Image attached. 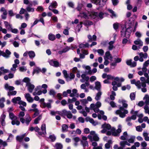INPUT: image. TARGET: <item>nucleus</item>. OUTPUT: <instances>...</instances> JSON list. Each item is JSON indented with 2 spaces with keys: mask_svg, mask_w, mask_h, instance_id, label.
<instances>
[{
  "mask_svg": "<svg viewBox=\"0 0 149 149\" xmlns=\"http://www.w3.org/2000/svg\"><path fill=\"white\" fill-rule=\"evenodd\" d=\"M131 83L132 84H134L138 89H141L142 92L145 93L146 92L147 89L146 88V85L145 82L141 83L139 81L136 82L135 80L134 79L131 81Z\"/></svg>",
  "mask_w": 149,
  "mask_h": 149,
  "instance_id": "f03ea898",
  "label": "nucleus"
},
{
  "mask_svg": "<svg viewBox=\"0 0 149 149\" xmlns=\"http://www.w3.org/2000/svg\"><path fill=\"white\" fill-rule=\"evenodd\" d=\"M49 138L51 139L52 142L54 141L56 139V137L54 134L50 135Z\"/></svg>",
  "mask_w": 149,
  "mask_h": 149,
  "instance_id": "4c0bfd02",
  "label": "nucleus"
},
{
  "mask_svg": "<svg viewBox=\"0 0 149 149\" xmlns=\"http://www.w3.org/2000/svg\"><path fill=\"white\" fill-rule=\"evenodd\" d=\"M17 93V91H9L8 93V95L10 96L11 95H15Z\"/></svg>",
  "mask_w": 149,
  "mask_h": 149,
  "instance_id": "774afa93",
  "label": "nucleus"
},
{
  "mask_svg": "<svg viewBox=\"0 0 149 149\" xmlns=\"http://www.w3.org/2000/svg\"><path fill=\"white\" fill-rule=\"evenodd\" d=\"M115 41H111L109 42V46L108 47V48L109 50H111L113 47V44L114 43Z\"/></svg>",
  "mask_w": 149,
  "mask_h": 149,
  "instance_id": "ea45409f",
  "label": "nucleus"
},
{
  "mask_svg": "<svg viewBox=\"0 0 149 149\" xmlns=\"http://www.w3.org/2000/svg\"><path fill=\"white\" fill-rule=\"evenodd\" d=\"M107 0H91L92 3L102 7L105 4Z\"/></svg>",
  "mask_w": 149,
  "mask_h": 149,
  "instance_id": "0eeeda50",
  "label": "nucleus"
},
{
  "mask_svg": "<svg viewBox=\"0 0 149 149\" xmlns=\"http://www.w3.org/2000/svg\"><path fill=\"white\" fill-rule=\"evenodd\" d=\"M122 126L121 125H119L118 126V129L115 131L114 128H111V125L108 124L104 123L102 125V128L103 129L101 131L102 133H104L107 132V134L108 135H112L114 136H118L120 133L121 132Z\"/></svg>",
  "mask_w": 149,
  "mask_h": 149,
  "instance_id": "f257e3e1",
  "label": "nucleus"
},
{
  "mask_svg": "<svg viewBox=\"0 0 149 149\" xmlns=\"http://www.w3.org/2000/svg\"><path fill=\"white\" fill-rule=\"evenodd\" d=\"M131 121V118L130 117H127L126 120V121L127 122V124L129 126H132V123L130 122Z\"/></svg>",
  "mask_w": 149,
  "mask_h": 149,
  "instance_id": "8fccbe9b",
  "label": "nucleus"
},
{
  "mask_svg": "<svg viewBox=\"0 0 149 149\" xmlns=\"http://www.w3.org/2000/svg\"><path fill=\"white\" fill-rule=\"evenodd\" d=\"M70 49V47H67L63 49L62 50L59 51L58 52V53L60 54H61L63 53H65L69 51Z\"/></svg>",
  "mask_w": 149,
  "mask_h": 149,
  "instance_id": "cd10ccee",
  "label": "nucleus"
},
{
  "mask_svg": "<svg viewBox=\"0 0 149 149\" xmlns=\"http://www.w3.org/2000/svg\"><path fill=\"white\" fill-rule=\"evenodd\" d=\"M56 93L53 89H51L49 91V94L50 95L52 96L53 97H54L56 94Z\"/></svg>",
  "mask_w": 149,
  "mask_h": 149,
  "instance_id": "4d7b16f0",
  "label": "nucleus"
},
{
  "mask_svg": "<svg viewBox=\"0 0 149 149\" xmlns=\"http://www.w3.org/2000/svg\"><path fill=\"white\" fill-rule=\"evenodd\" d=\"M88 39V42H91L93 41H95L96 40L97 36L95 35L93 36L92 37L90 35H89L87 36Z\"/></svg>",
  "mask_w": 149,
  "mask_h": 149,
  "instance_id": "aec40b11",
  "label": "nucleus"
},
{
  "mask_svg": "<svg viewBox=\"0 0 149 149\" xmlns=\"http://www.w3.org/2000/svg\"><path fill=\"white\" fill-rule=\"evenodd\" d=\"M62 127L63 132H64L67 131L68 127L67 125L66 124H63L62 125Z\"/></svg>",
  "mask_w": 149,
  "mask_h": 149,
  "instance_id": "603ef678",
  "label": "nucleus"
},
{
  "mask_svg": "<svg viewBox=\"0 0 149 149\" xmlns=\"http://www.w3.org/2000/svg\"><path fill=\"white\" fill-rule=\"evenodd\" d=\"M42 116L40 115L35 119L34 120V123L35 124H37L38 123L39 121L40 120Z\"/></svg>",
  "mask_w": 149,
  "mask_h": 149,
  "instance_id": "58836bf2",
  "label": "nucleus"
},
{
  "mask_svg": "<svg viewBox=\"0 0 149 149\" xmlns=\"http://www.w3.org/2000/svg\"><path fill=\"white\" fill-rule=\"evenodd\" d=\"M57 6V3L56 1H54L51 3V5L49 7V9L50 10H52L53 8H55Z\"/></svg>",
  "mask_w": 149,
  "mask_h": 149,
  "instance_id": "412c9836",
  "label": "nucleus"
},
{
  "mask_svg": "<svg viewBox=\"0 0 149 149\" xmlns=\"http://www.w3.org/2000/svg\"><path fill=\"white\" fill-rule=\"evenodd\" d=\"M26 136V134L25 133L20 136H18L16 137V140L19 142H21L23 138Z\"/></svg>",
  "mask_w": 149,
  "mask_h": 149,
  "instance_id": "7c9ffc66",
  "label": "nucleus"
},
{
  "mask_svg": "<svg viewBox=\"0 0 149 149\" xmlns=\"http://www.w3.org/2000/svg\"><path fill=\"white\" fill-rule=\"evenodd\" d=\"M116 96V93L113 91H112L111 93V94L110 95V98L111 100H114L115 99V96Z\"/></svg>",
  "mask_w": 149,
  "mask_h": 149,
  "instance_id": "6e6d98bb",
  "label": "nucleus"
},
{
  "mask_svg": "<svg viewBox=\"0 0 149 149\" xmlns=\"http://www.w3.org/2000/svg\"><path fill=\"white\" fill-rule=\"evenodd\" d=\"M88 137L86 136H82V140L81 141V143L84 147H88V141H87Z\"/></svg>",
  "mask_w": 149,
  "mask_h": 149,
  "instance_id": "6e6552de",
  "label": "nucleus"
},
{
  "mask_svg": "<svg viewBox=\"0 0 149 149\" xmlns=\"http://www.w3.org/2000/svg\"><path fill=\"white\" fill-rule=\"evenodd\" d=\"M41 71V70L40 69L37 68L33 70V75L35 73L38 74Z\"/></svg>",
  "mask_w": 149,
  "mask_h": 149,
  "instance_id": "0e129e2a",
  "label": "nucleus"
},
{
  "mask_svg": "<svg viewBox=\"0 0 149 149\" xmlns=\"http://www.w3.org/2000/svg\"><path fill=\"white\" fill-rule=\"evenodd\" d=\"M5 88L7 90H9L10 91H13L14 89V87L12 86H9L8 84H5Z\"/></svg>",
  "mask_w": 149,
  "mask_h": 149,
  "instance_id": "393cba45",
  "label": "nucleus"
},
{
  "mask_svg": "<svg viewBox=\"0 0 149 149\" xmlns=\"http://www.w3.org/2000/svg\"><path fill=\"white\" fill-rule=\"evenodd\" d=\"M128 134L126 132H124L123 135L120 137V139L122 140H125L127 139Z\"/></svg>",
  "mask_w": 149,
  "mask_h": 149,
  "instance_id": "5701e85b",
  "label": "nucleus"
},
{
  "mask_svg": "<svg viewBox=\"0 0 149 149\" xmlns=\"http://www.w3.org/2000/svg\"><path fill=\"white\" fill-rule=\"evenodd\" d=\"M95 88L98 91H100V90L101 87V85L100 83L98 81H96L95 82Z\"/></svg>",
  "mask_w": 149,
  "mask_h": 149,
  "instance_id": "4be33fe9",
  "label": "nucleus"
},
{
  "mask_svg": "<svg viewBox=\"0 0 149 149\" xmlns=\"http://www.w3.org/2000/svg\"><path fill=\"white\" fill-rule=\"evenodd\" d=\"M50 114L52 115H55L56 114L61 115V113L60 111H50Z\"/></svg>",
  "mask_w": 149,
  "mask_h": 149,
  "instance_id": "3c124183",
  "label": "nucleus"
},
{
  "mask_svg": "<svg viewBox=\"0 0 149 149\" xmlns=\"http://www.w3.org/2000/svg\"><path fill=\"white\" fill-rule=\"evenodd\" d=\"M8 112L9 113V117L10 119L12 120L17 119V117L13 113L10 112V111H8Z\"/></svg>",
  "mask_w": 149,
  "mask_h": 149,
  "instance_id": "b1692460",
  "label": "nucleus"
},
{
  "mask_svg": "<svg viewBox=\"0 0 149 149\" xmlns=\"http://www.w3.org/2000/svg\"><path fill=\"white\" fill-rule=\"evenodd\" d=\"M88 138L90 141L92 142L98 141L100 140V138L98 135L96 133L95 131H92L90 132V134L88 136Z\"/></svg>",
  "mask_w": 149,
  "mask_h": 149,
  "instance_id": "7ed1b4c3",
  "label": "nucleus"
},
{
  "mask_svg": "<svg viewBox=\"0 0 149 149\" xmlns=\"http://www.w3.org/2000/svg\"><path fill=\"white\" fill-rule=\"evenodd\" d=\"M77 92V90L76 89H74L72 90V93H70V96L71 97H73L75 95Z\"/></svg>",
  "mask_w": 149,
  "mask_h": 149,
  "instance_id": "49530a36",
  "label": "nucleus"
},
{
  "mask_svg": "<svg viewBox=\"0 0 149 149\" xmlns=\"http://www.w3.org/2000/svg\"><path fill=\"white\" fill-rule=\"evenodd\" d=\"M24 96L27 101L31 103L33 102V99L29 93H26Z\"/></svg>",
  "mask_w": 149,
  "mask_h": 149,
  "instance_id": "a211bd4d",
  "label": "nucleus"
},
{
  "mask_svg": "<svg viewBox=\"0 0 149 149\" xmlns=\"http://www.w3.org/2000/svg\"><path fill=\"white\" fill-rule=\"evenodd\" d=\"M1 145H2L3 147H5L7 146V144L6 142L4 141L1 139H0V146ZM1 147L0 146V148Z\"/></svg>",
  "mask_w": 149,
  "mask_h": 149,
  "instance_id": "338daca9",
  "label": "nucleus"
},
{
  "mask_svg": "<svg viewBox=\"0 0 149 149\" xmlns=\"http://www.w3.org/2000/svg\"><path fill=\"white\" fill-rule=\"evenodd\" d=\"M81 77L82 79H84L86 81H88L89 79V77L88 76H86L85 74H82Z\"/></svg>",
  "mask_w": 149,
  "mask_h": 149,
  "instance_id": "bf43d9fd",
  "label": "nucleus"
},
{
  "mask_svg": "<svg viewBox=\"0 0 149 149\" xmlns=\"http://www.w3.org/2000/svg\"><path fill=\"white\" fill-rule=\"evenodd\" d=\"M26 10L29 12H33L34 11V8H31L29 6H28L26 8Z\"/></svg>",
  "mask_w": 149,
  "mask_h": 149,
  "instance_id": "5fc2aeb1",
  "label": "nucleus"
},
{
  "mask_svg": "<svg viewBox=\"0 0 149 149\" xmlns=\"http://www.w3.org/2000/svg\"><path fill=\"white\" fill-rule=\"evenodd\" d=\"M25 115V113L23 111H21L19 112L18 115V118L19 119L20 121L23 124L25 123V120L24 119V117Z\"/></svg>",
  "mask_w": 149,
  "mask_h": 149,
  "instance_id": "f8f14e48",
  "label": "nucleus"
},
{
  "mask_svg": "<svg viewBox=\"0 0 149 149\" xmlns=\"http://www.w3.org/2000/svg\"><path fill=\"white\" fill-rule=\"evenodd\" d=\"M5 101V99L4 97H2L0 98V106L1 107L3 108L4 107L3 102Z\"/></svg>",
  "mask_w": 149,
  "mask_h": 149,
  "instance_id": "c03bdc74",
  "label": "nucleus"
},
{
  "mask_svg": "<svg viewBox=\"0 0 149 149\" xmlns=\"http://www.w3.org/2000/svg\"><path fill=\"white\" fill-rule=\"evenodd\" d=\"M128 111L127 110H125L122 107H120L119 109L116 110V113L117 114H119L120 116L122 118H124L125 116V114H127Z\"/></svg>",
  "mask_w": 149,
  "mask_h": 149,
  "instance_id": "39448f33",
  "label": "nucleus"
},
{
  "mask_svg": "<svg viewBox=\"0 0 149 149\" xmlns=\"http://www.w3.org/2000/svg\"><path fill=\"white\" fill-rule=\"evenodd\" d=\"M21 99L20 97H15L13 98L12 100V102L15 103H18V102L20 101Z\"/></svg>",
  "mask_w": 149,
  "mask_h": 149,
  "instance_id": "c85d7f7f",
  "label": "nucleus"
},
{
  "mask_svg": "<svg viewBox=\"0 0 149 149\" xmlns=\"http://www.w3.org/2000/svg\"><path fill=\"white\" fill-rule=\"evenodd\" d=\"M0 70L2 71L4 73H6L9 72V70L8 69H5L3 67H1L0 68Z\"/></svg>",
  "mask_w": 149,
  "mask_h": 149,
  "instance_id": "69168bd1",
  "label": "nucleus"
},
{
  "mask_svg": "<svg viewBox=\"0 0 149 149\" xmlns=\"http://www.w3.org/2000/svg\"><path fill=\"white\" fill-rule=\"evenodd\" d=\"M11 54V52L8 49H6L5 52L0 50V56L2 55L3 57L6 58L9 57Z\"/></svg>",
  "mask_w": 149,
  "mask_h": 149,
  "instance_id": "1a4fd4ad",
  "label": "nucleus"
},
{
  "mask_svg": "<svg viewBox=\"0 0 149 149\" xmlns=\"http://www.w3.org/2000/svg\"><path fill=\"white\" fill-rule=\"evenodd\" d=\"M98 13L96 12H93L91 13V16L93 18H95L96 17H98Z\"/></svg>",
  "mask_w": 149,
  "mask_h": 149,
  "instance_id": "a18cd8bd",
  "label": "nucleus"
},
{
  "mask_svg": "<svg viewBox=\"0 0 149 149\" xmlns=\"http://www.w3.org/2000/svg\"><path fill=\"white\" fill-rule=\"evenodd\" d=\"M135 139V136H131L130 137V138L128 140V141L129 143H133L134 142Z\"/></svg>",
  "mask_w": 149,
  "mask_h": 149,
  "instance_id": "a19ab883",
  "label": "nucleus"
},
{
  "mask_svg": "<svg viewBox=\"0 0 149 149\" xmlns=\"http://www.w3.org/2000/svg\"><path fill=\"white\" fill-rule=\"evenodd\" d=\"M143 99L145 100V103L148 105L149 103V95L147 94L145 95Z\"/></svg>",
  "mask_w": 149,
  "mask_h": 149,
  "instance_id": "473e14b6",
  "label": "nucleus"
},
{
  "mask_svg": "<svg viewBox=\"0 0 149 149\" xmlns=\"http://www.w3.org/2000/svg\"><path fill=\"white\" fill-rule=\"evenodd\" d=\"M6 116L4 114H2L0 118V123L2 126H5L6 123L5 121V119Z\"/></svg>",
  "mask_w": 149,
  "mask_h": 149,
  "instance_id": "4468645a",
  "label": "nucleus"
},
{
  "mask_svg": "<svg viewBox=\"0 0 149 149\" xmlns=\"http://www.w3.org/2000/svg\"><path fill=\"white\" fill-rule=\"evenodd\" d=\"M148 133L147 132H144L143 133V136L144 138V139L147 141H149V136H148Z\"/></svg>",
  "mask_w": 149,
  "mask_h": 149,
  "instance_id": "c9c22d12",
  "label": "nucleus"
},
{
  "mask_svg": "<svg viewBox=\"0 0 149 149\" xmlns=\"http://www.w3.org/2000/svg\"><path fill=\"white\" fill-rule=\"evenodd\" d=\"M17 67V65L16 64H13L12 65V67L11 68L10 70L12 72H15L16 70V68Z\"/></svg>",
  "mask_w": 149,
  "mask_h": 149,
  "instance_id": "052dcab7",
  "label": "nucleus"
},
{
  "mask_svg": "<svg viewBox=\"0 0 149 149\" xmlns=\"http://www.w3.org/2000/svg\"><path fill=\"white\" fill-rule=\"evenodd\" d=\"M49 63L51 65L55 67H58L61 65V64L58 61L53 60H50Z\"/></svg>",
  "mask_w": 149,
  "mask_h": 149,
  "instance_id": "ddd939ff",
  "label": "nucleus"
},
{
  "mask_svg": "<svg viewBox=\"0 0 149 149\" xmlns=\"http://www.w3.org/2000/svg\"><path fill=\"white\" fill-rule=\"evenodd\" d=\"M71 92V90L68 89L66 91H64L63 93V95L64 97H66L68 93L70 94Z\"/></svg>",
  "mask_w": 149,
  "mask_h": 149,
  "instance_id": "864d4df0",
  "label": "nucleus"
},
{
  "mask_svg": "<svg viewBox=\"0 0 149 149\" xmlns=\"http://www.w3.org/2000/svg\"><path fill=\"white\" fill-rule=\"evenodd\" d=\"M101 105V103L100 102H97L95 104H91L90 105V109L93 110L96 113L99 112V108Z\"/></svg>",
  "mask_w": 149,
  "mask_h": 149,
  "instance_id": "423d86ee",
  "label": "nucleus"
},
{
  "mask_svg": "<svg viewBox=\"0 0 149 149\" xmlns=\"http://www.w3.org/2000/svg\"><path fill=\"white\" fill-rule=\"evenodd\" d=\"M109 11L111 14V17L112 18L115 17H116V14L115 13L114 11L112 10L109 9L108 10Z\"/></svg>",
  "mask_w": 149,
  "mask_h": 149,
  "instance_id": "e2e57ef3",
  "label": "nucleus"
},
{
  "mask_svg": "<svg viewBox=\"0 0 149 149\" xmlns=\"http://www.w3.org/2000/svg\"><path fill=\"white\" fill-rule=\"evenodd\" d=\"M89 121L93 125L95 126L98 124V123L97 121H95L92 118L89 119Z\"/></svg>",
  "mask_w": 149,
  "mask_h": 149,
  "instance_id": "13d9d810",
  "label": "nucleus"
},
{
  "mask_svg": "<svg viewBox=\"0 0 149 149\" xmlns=\"http://www.w3.org/2000/svg\"><path fill=\"white\" fill-rule=\"evenodd\" d=\"M118 102L120 103H121L122 104L124 108H127V107L128 104H127L126 101L123 100H120Z\"/></svg>",
  "mask_w": 149,
  "mask_h": 149,
  "instance_id": "bb28decb",
  "label": "nucleus"
},
{
  "mask_svg": "<svg viewBox=\"0 0 149 149\" xmlns=\"http://www.w3.org/2000/svg\"><path fill=\"white\" fill-rule=\"evenodd\" d=\"M102 93L101 91H99V92L97 93L95 99L96 100L98 101L100 100V99L101 95H102Z\"/></svg>",
  "mask_w": 149,
  "mask_h": 149,
  "instance_id": "a878e982",
  "label": "nucleus"
},
{
  "mask_svg": "<svg viewBox=\"0 0 149 149\" xmlns=\"http://www.w3.org/2000/svg\"><path fill=\"white\" fill-rule=\"evenodd\" d=\"M26 86L27 87L30 93H32L33 89L35 88L34 85L31 83H29L26 84Z\"/></svg>",
  "mask_w": 149,
  "mask_h": 149,
  "instance_id": "f3484780",
  "label": "nucleus"
},
{
  "mask_svg": "<svg viewBox=\"0 0 149 149\" xmlns=\"http://www.w3.org/2000/svg\"><path fill=\"white\" fill-rule=\"evenodd\" d=\"M0 11L3 13V14L1 15V18L2 19H5L6 18V15H7V12L5 9L3 8H1Z\"/></svg>",
  "mask_w": 149,
  "mask_h": 149,
  "instance_id": "2eb2a0df",
  "label": "nucleus"
},
{
  "mask_svg": "<svg viewBox=\"0 0 149 149\" xmlns=\"http://www.w3.org/2000/svg\"><path fill=\"white\" fill-rule=\"evenodd\" d=\"M134 43L136 45H139V46H142L143 45V42L140 39H138L134 42Z\"/></svg>",
  "mask_w": 149,
  "mask_h": 149,
  "instance_id": "c756f323",
  "label": "nucleus"
},
{
  "mask_svg": "<svg viewBox=\"0 0 149 149\" xmlns=\"http://www.w3.org/2000/svg\"><path fill=\"white\" fill-rule=\"evenodd\" d=\"M33 111L35 112L32 116L33 118H34L39 114V111L37 109H34Z\"/></svg>",
  "mask_w": 149,
  "mask_h": 149,
  "instance_id": "f704fd0d",
  "label": "nucleus"
},
{
  "mask_svg": "<svg viewBox=\"0 0 149 149\" xmlns=\"http://www.w3.org/2000/svg\"><path fill=\"white\" fill-rule=\"evenodd\" d=\"M139 60L141 62L144 61L143 58H146L148 56V55L146 53H143V52H141L139 54Z\"/></svg>",
  "mask_w": 149,
  "mask_h": 149,
  "instance_id": "9d476101",
  "label": "nucleus"
},
{
  "mask_svg": "<svg viewBox=\"0 0 149 149\" xmlns=\"http://www.w3.org/2000/svg\"><path fill=\"white\" fill-rule=\"evenodd\" d=\"M41 130L42 132H38L39 134L40 135H42V134L45 135L46 134V126L45 124H43L41 126Z\"/></svg>",
  "mask_w": 149,
  "mask_h": 149,
  "instance_id": "6ab92c4d",
  "label": "nucleus"
},
{
  "mask_svg": "<svg viewBox=\"0 0 149 149\" xmlns=\"http://www.w3.org/2000/svg\"><path fill=\"white\" fill-rule=\"evenodd\" d=\"M24 120H25V123L27 125H28L29 124L32 119L29 115L27 113L26 114L25 116V119Z\"/></svg>",
  "mask_w": 149,
  "mask_h": 149,
  "instance_id": "dca6fc26",
  "label": "nucleus"
},
{
  "mask_svg": "<svg viewBox=\"0 0 149 149\" xmlns=\"http://www.w3.org/2000/svg\"><path fill=\"white\" fill-rule=\"evenodd\" d=\"M54 147L56 149H62L63 145L60 143H56L54 146Z\"/></svg>",
  "mask_w": 149,
  "mask_h": 149,
  "instance_id": "72a5a7b5",
  "label": "nucleus"
},
{
  "mask_svg": "<svg viewBox=\"0 0 149 149\" xmlns=\"http://www.w3.org/2000/svg\"><path fill=\"white\" fill-rule=\"evenodd\" d=\"M89 47L88 44L87 43H86L85 44H84L83 43L81 44H80L79 47L80 48H83L85 47Z\"/></svg>",
  "mask_w": 149,
  "mask_h": 149,
  "instance_id": "09e8293b",
  "label": "nucleus"
},
{
  "mask_svg": "<svg viewBox=\"0 0 149 149\" xmlns=\"http://www.w3.org/2000/svg\"><path fill=\"white\" fill-rule=\"evenodd\" d=\"M92 145L93 146V149H102L103 145L102 143L99 144V146H97V143L96 142H94L92 143Z\"/></svg>",
  "mask_w": 149,
  "mask_h": 149,
  "instance_id": "9b49d317",
  "label": "nucleus"
},
{
  "mask_svg": "<svg viewBox=\"0 0 149 149\" xmlns=\"http://www.w3.org/2000/svg\"><path fill=\"white\" fill-rule=\"evenodd\" d=\"M29 55L31 58H34L35 56V54L34 52L33 51H29L28 52Z\"/></svg>",
  "mask_w": 149,
  "mask_h": 149,
  "instance_id": "de8ad7c7",
  "label": "nucleus"
},
{
  "mask_svg": "<svg viewBox=\"0 0 149 149\" xmlns=\"http://www.w3.org/2000/svg\"><path fill=\"white\" fill-rule=\"evenodd\" d=\"M4 24L8 30L12 29V26L6 21L4 22Z\"/></svg>",
  "mask_w": 149,
  "mask_h": 149,
  "instance_id": "37998d69",
  "label": "nucleus"
},
{
  "mask_svg": "<svg viewBox=\"0 0 149 149\" xmlns=\"http://www.w3.org/2000/svg\"><path fill=\"white\" fill-rule=\"evenodd\" d=\"M49 39L51 41H53L55 39V36L52 33H49L48 36Z\"/></svg>",
  "mask_w": 149,
  "mask_h": 149,
  "instance_id": "2f4dec72",
  "label": "nucleus"
},
{
  "mask_svg": "<svg viewBox=\"0 0 149 149\" xmlns=\"http://www.w3.org/2000/svg\"><path fill=\"white\" fill-rule=\"evenodd\" d=\"M11 124L13 125H19L20 124V123L17 119L16 120H12L11 122Z\"/></svg>",
  "mask_w": 149,
  "mask_h": 149,
  "instance_id": "e433bc0d",
  "label": "nucleus"
},
{
  "mask_svg": "<svg viewBox=\"0 0 149 149\" xmlns=\"http://www.w3.org/2000/svg\"><path fill=\"white\" fill-rule=\"evenodd\" d=\"M131 31V27H129L127 29L125 27L123 28L121 31V36L122 37H125L127 38H128L130 36Z\"/></svg>",
  "mask_w": 149,
  "mask_h": 149,
  "instance_id": "20e7f679",
  "label": "nucleus"
},
{
  "mask_svg": "<svg viewBox=\"0 0 149 149\" xmlns=\"http://www.w3.org/2000/svg\"><path fill=\"white\" fill-rule=\"evenodd\" d=\"M106 57H105L106 59H109L110 58H112V56H111L110 52H107L105 53Z\"/></svg>",
  "mask_w": 149,
  "mask_h": 149,
  "instance_id": "680f3d73",
  "label": "nucleus"
},
{
  "mask_svg": "<svg viewBox=\"0 0 149 149\" xmlns=\"http://www.w3.org/2000/svg\"><path fill=\"white\" fill-rule=\"evenodd\" d=\"M144 109L145 113L149 115V107L148 105L146 104L144 107Z\"/></svg>",
  "mask_w": 149,
  "mask_h": 149,
  "instance_id": "79ce46f5",
  "label": "nucleus"
}]
</instances>
